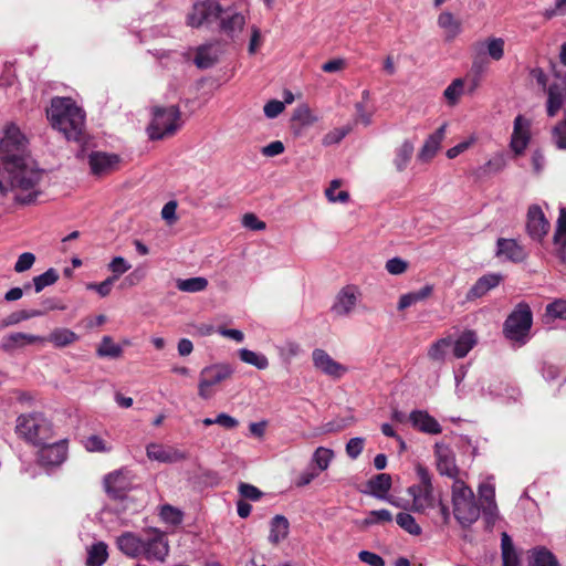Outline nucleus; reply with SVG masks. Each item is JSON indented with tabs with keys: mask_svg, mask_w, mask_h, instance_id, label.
I'll list each match as a JSON object with an SVG mask.
<instances>
[{
	"mask_svg": "<svg viewBox=\"0 0 566 566\" xmlns=\"http://www.w3.org/2000/svg\"><path fill=\"white\" fill-rule=\"evenodd\" d=\"M238 492H239L240 496L242 497L241 500H244V501L248 500V501L256 502L263 496V492L260 489H258L256 486H254L252 484L245 483V482L239 483Z\"/></svg>",
	"mask_w": 566,
	"mask_h": 566,
	"instance_id": "obj_53",
	"label": "nucleus"
},
{
	"mask_svg": "<svg viewBox=\"0 0 566 566\" xmlns=\"http://www.w3.org/2000/svg\"><path fill=\"white\" fill-rule=\"evenodd\" d=\"M503 566H518L520 559L511 536L503 532L501 535Z\"/></svg>",
	"mask_w": 566,
	"mask_h": 566,
	"instance_id": "obj_35",
	"label": "nucleus"
},
{
	"mask_svg": "<svg viewBox=\"0 0 566 566\" xmlns=\"http://www.w3.org/2000/svg\"><path fill=\"white\" fill-rule=\"evenodd\" d=\"M169 553V545L165 533L150 530L145 533L143 557L147 560L164 562Z\"/></svg>",
	"mask_w": 566,
	"mask_h": 566,
	"instance_id": "obj_11",
	"label": "nucleus"
},
{
	"mask_svg": "<svg viewBox=\"0 0 566 566\" xmlns=\"http://www.w3.org/2000/svg\"><path fill=\"white\" fill-rule=\"evenodd\" d=\"M333 458H334V452L332 449L318 447L313 453L312 462L316 464V467L318 469L317 472H322L328 468Z\"/></svg>",
	"mask_w": 566,
	"mask_h": 566,
	"instance_id": "obj_48",
	"label": "nucleus"
},
{
	"mask_svg": "<svg viewBox=\"0 0 566 566\" xmlns=\"http://www.w3.org/2000/svg\"><path fill=\"white\" fill-rule=\"evenodd\" d=\"M263 111L268 118H275L284 111V103L277 99H272L264 105Z\"/></svg>",
	"mask_w": 566,
	"mask_h": 566,
	"instance_id": "obj_63",
	"label": "nucleus"
},
{
	"mask_svg": "<svg viewBox=\"0 0 566 566\" xmlns=\"http://www.w3.org/2000/svg\"><path fill=\"white\" fill-rule=\"evenodd\" d=\"M472 65H471V74L473 75L472 87L471 91L475 90L479 85L481 76L489 69V59L486 55L482 54L481 51H472Z\"/></svg>",
	"mask_w": 566,
	"mask_h": 566,
	"instance_id": "obj_34",
	"label": "nucleus"
},
{
	"mask_svg": "<svg viewBox=\"0 0 566 566\" xmlns=\"http://www.w3.org/2000/svg\"><path fill=\"white\" fill-rule=\"evenodd\" d=\"M153 119L147 127L149 138L153 140L172 136L182 125L181 113L178 106H156L151 111Z\"/></svg>",
	"mask_w": 566,
	"mask_h": 566,
	"instance_id": "obj_6",
	"label": "nucleus"
},
{
	"mask_svg": "<svg viewBox=\"0 0 566 566\" xmlns=\"http://www.w3.org/2000/svg\"><path fill=\"white\" fill-rule=\"evenodd\" d=\"M177 208L178 202L176 200H170L161 209V218L166 221L168 226H172L178 221L177 217Z\"/></svg>",
	"mask_w": 566,
	"mask_h": 566,
	"instance_id": "obj_58",
	"label": "nucleus"
},
{
	"mask_svg": "<svg viewBox=\"0 0 566 566\" xmlns=\"http://www.w3.org/2000/svg\"><path fill=\"white\" fill-rule=\"evenodd\" d=\"M233 373V367L226 363L213 364L205 367L199 375V397L206 400L210 399L213 396L212 387L229 379Z\"/></svg>",
	"mask_w": 566,
	"mask_h": 566,
	"instance_id": "obj_9",
	"label": "nucleus"
},
{
	"mask_svg": "<svg viewBox=\"0 0 566 566\" xmlns=\"http://www.w3.org/2000/svg\"><path fill=\"white\" fill-rule=\"evenodd\" d=\"M547 313L554 317L566 319V301H555L547 306Z\"/></svg>",
	"mask_w": 566,
	"mask_h": 566,
	"instance_id": "obj_64",
	"label": "nucleus"
},
{
	"mask_svg": "<svg viewBox=\"0 0 566 566\" xmlns=\"http://www.w3.org/2000/svg\"><path fill=\"white\" fill-rule=\"evenodd\" d=\"M44 340L45 339L43 337L38 336V335H32V334H27V333H21V332L10 333V334L3 336L2 340H1V349L7 353H10L15 349L23 348L28 345L42 343Z\"/></svg>",
	"mask_w": 566,
	"mask_h": 566,
	"instance_id": "obj_23",
	"label": "nucleus"
},
{
	"mask_svg": "<svg viewBox=\"0 0 566 566\" xmlns=\"http://www.w3.org/2000/svg\"><path fill=\"white\" fill-rule=\"evenodd\" d=\"M159 515L165 523L170 524L172 526H177L182 522L181 511L169 504H165L161 506Z\"/></svg>",
	"mask_w": 566,
	"mask_h": 566,
	"instance_id": "obj_50",
	"label": "nucleus"
},
{
	"mask_svg": "<svg viewBox=\"0 0 566 566\" xmlns=\"http://www.w3.org/2000/svg\"><path fill=\"white\" fill-rule=\"evenodd\" d=\"M118 549L130 558L143 557L145 534L137 535L133 532H125L117 537Z\"/></svg>",
	"mask_w": 566,
	"mask_h": 566,
	"instance_id": "obj_20",
	"label": "nucleus"
},
{
	"mask_svg": "<svg viewBox=\"0 0 566 566\" xmlns=\"http://www.w3.org/2000/svg\"><path fill=\"white\" fill-rule=\"evenodd\" d=\"M208 286V280L202 276L178 279L176 281V287L181 292L197 293L206 290Z\"/></svg>",
	"mask_w": 566,
	"mask_h": 566,
	"instance_id": "obj_41",
	"label": "nucleus"
},
{
	"mask_svg": "<svg viewBox=\"0 0 566 566\" xmlns=\"http://www.w3.org/2000/svg\"><path fill=\"white\" fill-rule=\"evenodd\" d=\"M104 484L106 492L114 499H123L129 490V483L123 470L107 474Z\"/></svg>",
	"mask_w": 566,
	"mask_h": 566,
	"instance_id": "obj_25",
	"label": "nucleus"
},
{
	"mask_svg": "<svg viewBox=\"0 0 566 566\" xmlns=\"http://www.w3.org/2000/svg\"><path fill=\"white\" fill-rule=\"evenodd\" d=\"M531 140V122L523 115H517L514 119L513 133L510 147L518 156L524 153Z\"/></svg>",
	"mask_w": 566,
	"mask_h": 566,
	"instance_id": "obj_15",
	"label": "nucleus"
},
{
	"mask_svg": "<svg viewBox=\"0 0 566 566\" xmlns=\"http://www.w3.org/2000/svg\"><path fill=\"white\" fill-rule=\"evenodd\" d=\"M350 130H352L350 125L334 128L333 130L328 132L323 137L322 143L324 146H332V145L339 144L345 138V136L350 133Z\"/></svg>",
	"mask_w": 566,
	"mask_h": 566,
	"instance_id": "obj_52",
	"label": "nucleus"
},
{
	"mask_svg": "<svg viewBox=\"0 0 566 566\" xmlns=\"http://www.w3.org/2000/svg\"><path fill=\"white\" fill-rule=\"evenodd\" d=\"M245 24V17L233 2L224 1L219 18L220 30L230 38L237 36Z\"/></svg>",
	"mask_w": 566,
	"mask_h": 566,
	"instance_id": "obj_12",
	"label": "nucleus"
},
{
	"mask_svg": "<svg viewBox=\"0 0 566 566\" xmlns=\"http://www.w3.org/2000/svg\"><path fill=\"white\" fill-rule=\"evenodd\" d=\"M15 432L25 441L41 446L52 439L53 428L42 413L34 412L18 417Z\"/></svg>",
	"mask_w": 566,
	"mask_h": 566,
	"instance_id": "obj_5",
	"label": "nucleus"
},
{
	"mask_svg": "<svg viewBox=\"0 0 566 566\" xmlns=\"http://www.w3.org/2000/svg\"><path fill=\"white\" fill-rule=\"evenodd\" d=\"M38 453V460L41 465L44 467H59L67 458V440L63 439L56 442L40 446Z\"/></svg>",
	"mask_w": 566,
	"mask_h": 566,
	"instance_id": "obj_14",
	"label": "nucleus"
},
{
	"mask_svg": "<svg viewBox=\"0 0 566 566\" xmlns=\"http://www.w3.org/2000/svg\"><path fill=\"white\" fill-rule=\"evenodd\" d=\"M222 4L223 2L218 0H203L196 2L187 15V24L192 28H200L219 21L220 13L222 12Z\"/></svg>",
	"mask_w": 566,
	"mask_h": 566,
	"instance_id": "obj_10",
	"label": "nucleus"
},
{
	"mask_svg": "<svg viewBox=\"0 0 566 566\" xmlns=\"http://www.w3.org/2000/svg\"><path fill=\"white\" fill-rule=\"evenodd\" d=\"M34 262L35 255L31 252H24L18 258L14 264V271L17 273L25 272L33 266Z\"/></svg>",
	"mask_w": 566,
	"mask_h": 566,
	"instance_id": "obj_59",
	"label": "nucleus"
},
{
	"mask_svg": "<svg viewBox=\"0 0 566 566\" xmlns=\"http://www.w3.org/2000/svg\"><path fill=\"white\" fill-rule=\"evenodd\" d=\"M409 420L415 428L424 433L439 434L442 431L440 423L427 411L413 410L410 412Z\"/></svg>",
	"mask_w": 566,
	"mask_h": 566,
	"instance_id": "obj_26",
	"label": "nucleus"
},
{
	"mask_svg": "<svg viewBox=\"0 0 566 566\" xmlns=\"http://www.w3.org/2000/svg\"><path fill=\"white\" fill-rule=\"evenodd\" d=\"M496 255L512 262H522L526 259L525 249L513 239L500 238L496 242Z\"/></svg>",
	"mask_w": 566,
	"mask_h": 566,
	"instance_id": "obj_24",
	"label": "nucleus"
},
{
	"mask_svg": "<svg viewBox=\"0 0 566 566\" xmlns=\"http://www.w3.org/2000/svg\"><path fill=\"white\" fill-rule=\"evenodd\" d=\"M407 268V262L400 258H392L386 262V270L394 275L402 274Z\"/></svg>",
	"mask_w": 566,
	"mask_h": 566,
	"instance_id": "obj_62",
	"label": "nucleus"
},
{
	"mask_svg": "<svg viewBox=\"0 0 566 566\" xmlns=\"http://www.w3.org/2000/svg\"><path fill=\"white\" fill-rule=\"evenodd\" d=\"M438 25L447 32V39H453L461 32V23L451 12H442L438 18Z\"/></svg>",
	"mask_w": 566,
	"mask_h": 566,
	"instance_id": "obj_40",
	"label": "nucleus"
},
{
	"mask_svg": "<svg viewBox=\"0 0 566 566\" xmlns=\"http://www.w3.org/2000/svg\"><path fill=\"white\" fill-rule=\"evenodd\" d=\"M504 40L502 38H488L484 41H476L472 44V51H481L482 54L494 61L504 56Z\"/></svg>",
	"mask_w": 566,
	"mask_h": 566,
	"instance_id": "obj_27",
	"label": "nucleus"
},
{
	"mask_svg": "<svg viewBox=\"0 0 566 566\" xmlns=\"http://www.w3.org/2000/svg\"><path fill=\"white\" fill-rule=\"evenodd\" d=\"M44 313H45V311H41V310H22V311L13 312L1 321L0 329L8 327V326L17 325L22 321L42 316V315H44Z\"/></svg>",
	"mask_w": 566,
	"mask_h": 566,
	"instance_id": "obj_38",
	"label": "nucleus"
},
{
	"mask_svg": "<svg viewBox=\"0 0 566 566\" xmlns=\"http://www.w3.org/2000/svg\"><path fill=\"white\" fill-rule=\"evenodd\" d=\"M340 187V181L335 179L331 182L329 187L325 190V196L331 202H347L349 200V193L345 190L337 191Z\"/></svg>",
	"mask_w": 566,
	"mask_h": 566,
	"instance_id": "obj_51",
	"label": "nucleus"
},
{
	"mask_svg": "<svg viewBox=\"0 0 566 566\" xmlns=\"http://www.w3.org/2000/svg\"><path fill=\"white\" fill-rule=\"evenodd\" d=\"M46 116L52 127L61 132L67 140L82 142L85 130V114L72 98H52Z\"/></svg>",
	"mask_w": 566,
	"mask_h": 566,
	"instance_id": "obj_2",
	"label": "nucleus"
},
{
	"mask_svg": "<svg viewBox=\"0 0 566 566\" xmlns=\"http://www.w3.org/2000/svg\"><path fill=\"white\" fill-rule=\"evenodd\" d=\"M84 448L88 452H109L111 447L105 443V441L97 434H92L87 437L84 441Z\"/></svg>",
	"mask_w": 566,
	"mask_h": 566,
	"instance_id": "obj_54",
	"label": "nucleus"
},
{
	"mask_svg": "<svg viewBox=\"0 0 566 566\" xmlns=\"http://www.w3.org/2000/svg\"><path fill=\"white\" fill-rule=\"evenodd\" d=\"M452 506L453 516L462 528H470L481 515L473 491L460 479L452 484Z\"/></svg>",
	"mask_w": 566,
	"mask_h": 566,
	"instance_id": "obj_4",
	"label": "nucleus"
},
{
	"mask_svg": "<svg viewBox=\"0 0 566 566\" xmlns=\"http://www.w3.org/2000/svg\"><path fill=\"white\" fill-rule=\"evenodd\" d=\"M434 454L438 472L441 475L453 478L455 480L459 470L455 465V460L452 451L444 444L436 443Z\"/></svg>",
	"mask_w": 566,
	"mask_h": 566,
	"instance_id": "obj_22",
	"label": "nucleus"
},
{
	"mask_svg": "<svg viewBox=\"0 0 566 566\" xmlns=\"http://www.w3.org/2000/svg\"><path fill=\"white\" fill-rule=\"evenodd\" d=\"M526 230L528 235L536 241H541L549 230V222L537 205H533L528 208Z\"/></svg>",
	"mask_w": 566,
	"mask_h": 566,
	"instance_id": "obj_17",
	"label": "nucleus"
},
{
	"mask_svg": "<svg viewBox=\"0 0 566 566\" xmlns=\"http://www.w3.org/2000/svg\"><path fill=\"white\" fill-rule=\"evenodd\" d=\"M313 366L322 374L333 378H342L348 370V368L336 361L326 350L315 348L312 353Z\"/></svg>",
	"mask_w": 566,
	"mask_h": 566,
	"instance_id": "obj_13",
	"label": "nucleus"
},
{
	"mask_svg": "<svg viewBox=\"0 0 566 566\" xmlns=\"http://www.w3.org/2000/svg\"><path fill=\"white\" fill-rule=\"evenodd\" d=\"M119 156L104 151H93L88 156V164L93 175L104 176L118 168Z\"/></svg>",
	"mask_w": 566,
	"mask_h": 566,
	"instance_id": "obj_18",
	"label": "nucleus"
},
{
	"mask_svg": "<svg viewBox=\"0 0 566 566\" xmlns=\"http://www.w3.org/2000/svg\"><path fill=\"white\" fill-rule=\"evenodd\" d=\"M290 523L283 515H275L270 522V543L276 545L289 535Z\"/></svg>",
	"mask_w": 566,
	"mask_h": 566,
	"instance_id": "obj_31",
	"label": "nucleus"
},
{
	"mask_svg": "<svg viewBox=\"0 0 566 566\" xmlns=\"http://www.w3.org/2000/svg\"><path fill=\"white\" fill-rule=\"evenodd\" d=\"M476 342L478 338L473 331L462 333L454 342L452 340L453 355L457 358L465 357L475 346Z\"/></svg>",
	"mask_w": 566,
	"mask_h": 566,
	"instance_id": "obj_32",
	"label": "nucleus"
},
{
	"mask_svg": "<svg viewBox=\"0 0 566 566\" xmlns=\"http://www.w3.org/2000/svg\"><path fill=\"white\" fill-rule=\"evenodd\" d=\"M358 558L360 562L369 565V566H385V560L381 556L376 553L369 551H360L358 553Z\"/></svg>",
	"mask_w": 566,
	"mask_h": 566,
	"instance_id": "obj_61",
	"label": "nucleus"
},
{
	"mask_svg": "<svg viewBox=\"0 0 566 566\" xmlns=\"http://www.w3.org/2000/svg\"><path fill=\"white\" fill-rule=\"evenodd\" d=\"M365 439L360 437L352 438L346 443V453L350 459H357L364 449Z\"/></svg>",
	"mask_w": 566,
	"mask_h": 566,
	"instance_id": "obj_60",
	"label": "nucleus"
},
{
	"mask_svg": "<svg viewBox=\"0 0 566 566\" xmlns=\"http://www.w3.org/2000/svg\"><path fill=\"white\" fill-rule=\"evenodd\" d=\"M527 566H560L557 557L545 546L527 551Z\"/></svg>",
	"mask_w": 566,
	"mask_h": 566,
	"instance_id": "obj_28",
	"label": "nucleus"
},
{
	"mask_svg": "<svg viewBox=\"0 0 566 566\" xmlns=\"http://www.w3.org/2000/svg\"><path fill=\"white\" fill-rule=\"evenodd\" d=\"M108 269L113 272L109 277L116 282L122 274L130 269V264L123 256H115L108 264Z\"/></svg>",
	"mask_w": 566,
	"mask_h": 566,
	"instance_id": "obj_57",
	"label": "nucleus"
},
{
	"mask_svg": "<svg viewBox=\"0 0 566 566\" xmlns=\"http://www.w3.org/2000/svg\"><path fill=\"white\" fill-rule=\"evenodd\" d=\"M357 303V289L354 285L343 287L336 295L332 312L337 316H347Z\"/></svg>",
	"mask_w": 566,
	"mask_h": 566,
	"instance_id": "obj_21",
	"label": "nucleus"
},
{
	"mask_svg": "<svg viewBox=\"0 0 566 566\" xmlns=\"http://www.w3.org/2000/svg\"><path fill=\"white\" fill-rule=\"evenodd\" d=\"M0 193L14 192V199L22 205L33 203L41 193L39 184L42 171L33 167L28 150V140L14 124L6 127L0 140Z\"/></svg>",
	"mask_w": 566,
	"mask_h": 566,
	"instance_id": "obj_1",
	"label": "nucleus"
},
{
	"mask_svg": "<svg viewBox=\"0 0 566 566\" xmlns=\"http://www.w3.org/2000/svg\"><path fill=\"white\" fill-rule=\"evenodd\" d=\"M464 82L462 78H455L452 83L444 90V97L448 99L450 104H455L462 94Z\"/></svg>",
	"mask_w": 566,
	"mask_h": 566,
	"instance_id": "obj_55",
	"label": "nucleus"
},
{
	"mask_svg": "<svg viewBox=\"0 0 566 566\" xmlns=\"http://www.w3.org/2000/svg\"><path fill=\"white\" fill-rule=\"evenodd\" d=\"M408 495L412 502L410 511L418 514H426L428 510L438 507L439 517L442 525H448L451 521L450 510L441 499H437L433 494V489H420L418 486H409L407 489Z\"/></svg>",
	"mask_w": 566,
	"mask_h": 566,
	"instance_id": "obj_8",
	"label": "nucleus"
},
{
	"mask_svg": "<svg viewBox=\"0 0 566 566\" xmlns=\"http://www.w3.org/2000/svg\"><path fill=\"white\" fill-rule=\"evenodd\" d=\"M107 557V545L104 542H97L87 551L86 566H102Z\"/></svg>",
	"mask_w": 566,
	"mask_h": 566,
	"instance_id": "obj_39",
	"label": "nucleus"
},
{
	"mask_svg": "<svg viewBox=\"0 0 566 566\" xmlns=\"http://www.w3.org/2000/svg\"><path fill=\"white\" fill-rule=\"evenodd\" d=\"M451 346H452L451 337L440 338L439 340L434 342L430 346V348L428 350V357L434 361H443L446 358V355Z\"/></svg>",
	"mask_w": 566,
	"mask_h": 566,
	"instance_id": "obj_45",
	"label": "nucleus"
},
{
	"mask_svg": "<svg viewBox=\"0 0 566 566\" xmlns=\"http://www.w3.org/2000/svg\"><path fill=\"white\" fill-rule=\"evenodd\" d=\"M59 280V274L54 269H49L44 273L34 276L32 282L34 291L40 293L46 286L53 285Z\"/></svg>",
	"mask_w": 566,
	"mask_h": 566,
	"instance_id": "obj_49",
	"label": "nucleus"
},
{
	"mask_svg": "<svg viewBox=\"0 0 566 566\" xmlns=\"http://www.w3.org/2000/svg\"><path fill=\"white\" fill-rule=\"evenodd\" d=\"M444 129L446 125H442L426 139L422 148L418 154L420 160L428 161L434 157L444 137Z\"/></svg>",
	"mask_w": 566,
	"mask_h": 566,
	"instance_id": "obj_29",
	"label": "nucleus"
},
{
	"mask_svg": "<svg viewBox=\"0 0 566 566\" xmlns=\"http://www.w3.org/2000/svg\"><path fill=\"white\" fill-rule=\"evenodd\" d=\"M123 354L120 345L115 344L109 336H104L97 348V355L99 357L118 358Z\"/></svg>",
	"mask_w": 566,
	"mask_h": 566,
	"instance_id": "obj_47",
	"label": "nucleus"
},
{
	"mask_svg": "<svg viewBox=\"0 0 566 566\" xmlns=\"http://www.w3.org/2000/svg\"><path fill=\"white\" fill-rule=\"evenodd\" d=\"M77 339V335L67 328H55L48 337V340L55 347H65Z\"/></svg>",
	"mask_w": 566,
	"mask_h": 566,
	"instance_id": "obj_43",
	"label": "nucleus"
},
{
	"mask_svg": "<svg viewBox=\"0 0 566 566\" xmlns=\"http://www.w3.org/2000/svg\"><path fill=\"white\" fill-rule=\"evenodd\" d=\"M533 324V314L527 303H518L503 325V334L510 340L525 344Z\"/></svg>",
	"mask_w": 566,
	"mask_h": 566,
	"instance_id": "obj_7",
	"label": "nucleus"
},
{
	"mask_svg": "<svg viewBox=\"0 0 566 566\" xmlns=\"http://www.w3.org/2000/svg\"><path fill=\"white\" fill-rule=\"evenodd\" d=\"M146 455L149 460L159 463H176L187 459L184 451L157 442H150L146 446Z\"/></svg>",
	"mask_w": 566,
	"mask_h": 566,
	"instance_id": "obj_16",
	"label": "nucleus"
},
{
	"mask_svg": "<svg viewBox=\"0 0 566 566\" xmlns=\"http://www.w3.org/2000/svg\"><path fill=\"white\" fill-rule=\"evenodd\" d=\"M564 108V118L552 130V140L558 149H566V72H556L548 87L547 115L553 117Z\"/></svg>",
	"mask_w": 566,
	"mask_h": 566,
	"instance_id": "obj_3",
	"label": "nucleus"
},
{
	"mask_svg": "<svg viewBox=\"0 0 566 566\" xmlns=\"http://www.w3.org/2000/svg\"><path fill=\"white\" fill-rule=\"evenodd\" d=\"M396 523L406 533L412 536H419L422 533L421 526L409 512H400L396 515Z\"/></svg>",
	"mask_w": 566,
	"mask_h": 566,
	"instance_id": "obj_42",
	"label": "nucleus"
},
{
	"mask_svg": "<svg viewBox=\"0 0 566 566\" xmlns=\"http://www.w3.org/2000/svg\"><path fill=\"white\" fill-rule=\"evenodd\" d=\"M370 494L379 500H387V493L391 488V476L387 473H380L367 482Z\"/></svg>",
	"mask_w": 566,
	"mask_h": 566,
	"instance_id": "obj_30",
	"label": "nucleus"
},
{
	"mask_svg": "<svg viewBox=\"0 0 566 566\" xmlns=\"http://www.w3.org/2000/svg\"><path fill=\"white\" fill-rule=\"evenodd\" d=\"M432 292L433 286L431 284H426L418 291L401 295L398 302V310L403 311L418 302L424 301L432 294Z\"/></svg>",
	"mask_w": 566,
	"mask_h": 566,
	"instance_id": "obj_33",
	"label": "nucleus"
},
{
	"mask_svg": "<svg viewBox=\"0 0 566 566\" xmlns=\"http://www.w3.org/2000/svg\"><path fill=\"white\" fill-rule=\"evenodd\" d=\"M392 521V515L390 511L386 509L374 510L368 513V516L365 518V525H374L377 523H387Z\"/></svg>",
	"mask_w": 566,
	"mask_h": 566,
	"instance_id": "obj_56",
	"label": "nucleus"
},
{
	"mask_svg": "<svg viewBox=\"0 0 566 566\" xmlns=\"http://www.w3.org/2000/svg\"><path fill=\"white\" fill-rule=\"evenodd\" d=\"M506 167V157L502 153L495 154L482 167H480V175H492L502 171Z\"/></svg>",
	"mask_w": 566,
	"mask_h": 566,
	"instance_id": "obj_46",
	"label": "nucleus"
},
{
	"mask_svg": "<svg viewBox=\"0 0 566 566\" xmlns=\"http://www.w3.org/2000/svg\"><path fill=\"white\" fill-rule=\"evenodd\" d=\"M503 276L499 273H488L482 275L478 281L471 286V289L465 294L467 302H473L478 298L486 295L491 290L495 289L502 282Z\"/></svg>",
	"mask_w": 566,
	"mask_h": 566,
	"instance_id": "obj_19",
	"label": "nucleus"
},
{
	"mask_svg": "<svg viewBox=\"0 0 566 566\" xmlns=\"http://www.w3.org/2000/svg\"><path fill=\"white\" fill-rule=\"evenodd\" d=\"M218 61L216 52H213L211 45H201L197 49L195 56V64L201 70L213 66Z\"/></svg>",
	"mask_w": 566,
	"mask_h": 566,
	"instance_id": "obj_37",
	"label": "nucleus"
},
{
	"mask_svg": "<svg viewBox=\"0 0 566 566\" xmlns=\"http://www.w3.org/2000/svg\"><path fill=\"white\" fill-rule=\"evenodd\" d=\"M239 357L245 364L252 365L261 370L269 366V360L265 355L247 348H241L239 350Z\"/></svg>",
	"mask_w": 566,
	"mask_h": 566,
	"instance_id": "obj_44",
	"label": "nucleus"
},
{
	"mask_svg": "<svg viewBox=\"0 0 566 566\" xmlns=\"http://www.w3.org/2000/svg\"><path fill=\"white\" fill-rule=\"evenodd\" d=\"M413 144L410 140H405L395 150L394 165L397 171H403L409 165L413 155Z\"/></svg>",
	"mask_w": 566,
	"mask_h": 566,
	"instance_id": "obj_36",
	"label": "nucleus"
}]
</instances>
